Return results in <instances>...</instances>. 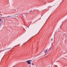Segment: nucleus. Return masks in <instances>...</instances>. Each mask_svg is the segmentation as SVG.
Segmentation results:
<instances>
[{
    "label": "nucleus",
    "mask_w": 67,
    "mask_h": 67,
    "mask_svg": "<svg viewBox=\"0 0 67 67\" xmlns=\"http://www.w3.org/2000/svg\"><path fill=\"white\" fill-rule=\"evenodd\" d=\"M28 61V62H32V60H29Z\"/></svg>",
    "instance_id": "obj_5"
},
{
    "label": "nucleus",
    "mask_w": 67,
    "mask_h": 67,
    "mask_svg": "<svg viewBox=\"0 0 67 67\" xmlns=\"http://www.w3.org/2000/svg\"><path fill=\"white\" fill-rule=\"evenodd\" d=\"M11 49V48H9L8 49Z\"/></svg>",
    "instance_id": "obj_13"
},
{
    "label": "nucleus",
    "mask_w": 67,
    "mask_h": 67,
    "mask_svg": "<svg viewBox=\"0 0 67 67\" xmlns=\"http://www.w3.org/2000/svg\"><path fill=\"white\" fill-rule=\"evenodd\" d=\"M32 65H33V63H32Z\"/></svg>",
    "instance_id": "obj_9"
},
{
    "label": "nucleus",
    "mask_w": 67,
    "mask_h": 67,
    "mask_svg": "<svg viewBox=\"0 0 67 67\" xmlns=\"http://www.w3.org/2000/svg\"><path fill=\"white\" fill-rule=\"evenodd\" d=\"M33 11H32L30 12L29 13H30V12H33Z\"/></svg>",
    "instance_id": "obj_7"
},
{
    "label": "nucleus",
    "mask_w": 67,
    "mask_h": 67,
    "mask_svg": "<svg viewBox=\"0 0 67 67\" xmlns=\"http://www.w3.org/2000/svg\"><path fill=\"white\" fill-rule=\"evenodd\" d=\"M50 48L49 49V50L50 49Z\"/></svg>",
    "instance_id": "obj_14"
},
{
    "label": "nucleus",
    "mask_w": 67,
    "mask_h": 67,
    "mask_svg": "<svg viewBox=\"0 0 67 67\" xmlns=\"http://www.w3.org/2000/svg\"><path fill=\"white\" fill-rule=\"evenodd\" d=\"M9 16L7 17H6V18H10V17H11V16ZM11 17H13V16H12Z\"/></svg>",
    "instance_id": "obj_3"
},
{
    "label": "nucleus",
    "mask_w": 67,
    "mask_h": 67,
    "mask_svg": "<svg viewBox=\"0 0 67 67\" xmlns=\"http://www.w3.org/2000/svg\"><path fill=\"white\" fill-rule=\"evenodd\" d=\"M1 52H0V53H1Z\"/></svg>",
    "instance_id": "obj_16"
},
{
    "label": "nucleus",
    "mask_w": 67,
    "mask_h": 67,
    "mask_svg": "<svg viewBox=\"0 0 67 67\" xmlns=\"http://www.w3.org/2000/svg\"><path fill=\"white\" fill-rule=\"evenodd\" d=\"M31 11H32V10H30V12H31Z\"/></svg>",
    "instance_id": "obj_11"
},
{
    "label": "nucleus",
    "mask_w": 67,
    "mask_h": 67,
    "mask_svg": "<svg viewBox=\"0 0 67 67\" xmlns=\"http://www.w3.org/2000/svg\"><path fill=\"white\" fill-rule=\"evenodd\" d=\"M52 39L51 40V41H52Z\"/></svg>",
    "instance_id": "obj_12"
},
{
    "label": "nucleus",
    "mask_w": 67,
    "mask_h": 67,
    "mask_svg": "<svg viewBox=\"0 0 67 67\" xmlns=\"http://www.w3.org/2000/svg\"><path fill=\"white\" fill-rule=\"evenodd\" d=\"M0 21H1V19L0 18Z\"/></svg>",
    "instance_id": "obj_8"
},
{
    "label": "nucleus",
    "mask_w": 67,
    "mask_h": 67,
    "mask_svg": "<svg viewBox=\"0 0 67 67\" xmlns=\"http://www.w3.org/2000/svg\"><path fill=\"white\" fill-rule=\"evenodd\" d=\"M17 15V14L15 15H13V17H14L15 18H16V17H17L18 16H16L15 15Z\"/></svg>",
    "instance_id": "obj_1"
},
{
    "label": "nucleus",
    "mask_w": 67,
    "mask_h": 67,
    "mask_svg": "<svg viewBox=\"0 0 67 67\" xmlns=\"http://www.w3.org/2000/svg\"><path fill=\"white\" fill-rule=\"evenodd\" d=\"M20 45V44H19V45Z\"/></svg>",
    "instance_id": "obj_15"
},
{
    "label": "nucleus",
    "mask_w": 67,
    "mask_h": 67,
    "mask_svg": "<svg viewBox=\"0 0 67 67\" xmlns=\"http://www.w3.org/2000/svg\"><path fill=\"white\" fill-rule=\"evenodd\" d=\"M27 63H28V62H29L28 60L26 62V63H27Z\"/></svg>",
    "instance_id": "obj_6"
},
{
    "label": "nucleus",
    "mask_w": 67,
    "mask_h": 67,
    "mask_svg": "<svg viewBox=\"0 0 67 67\" xmlns=\"http://www.w3.org/2000/svg\"><path fill=\"white\" fill-rule=\"evenodd\" d=\"M27 63L28 64H31V62H28Z\"/></svg>",
    "instance_id": "obj_4"
},
{
    "label": "nucleus",
    "mask_w": 67,
    "mask_h": 67,
    "mask_svg": "<svg viewBox=\"0 0 67 67\" xmlns=\"http://www.w3.org/2000/svg\"><path fill=\"white\" fill-rule=\"evenodd\" d=\"M30 24L29 25V26H28V27H29V26H30Z\"/></svg>",
    "instance_id": "obj_10"
},
{
    "label": "nucleus",
    "mask_w": 67,
    "mask_h": 67,
    "mask_svg": "<svg viewBox=\"0 0 67 67\" xmlns=\"http://www.w3.org/2000/svg\"><path fill=\"white\" fill-rule=\"evenodd\" d=\"M47 49H47V50H45L44 51V52L45 53H46V52H47Z\"/></svg>",
    "instance_id": "obj_2"
}]
</instances>
